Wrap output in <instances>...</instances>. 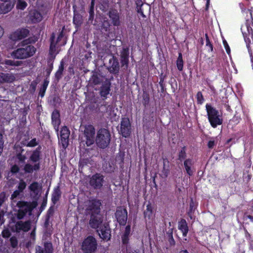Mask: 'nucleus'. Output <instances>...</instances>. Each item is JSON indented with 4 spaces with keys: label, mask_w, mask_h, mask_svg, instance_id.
<instances>
[{
    "label": "nucleus",
    "mask_w": 253,
    "mask_h": 253,
    "mask_svg": "<svg viewBox=\"0 0 253 253\" xmlns=\"http://www.w3.org/2000/svg\"><path fill=\"white\" fill-rule=\"evenodd\" d=\"M35 42L31 38H28L19 43L17 48L11 53L12 57L17 59H26L33 56L37 49L31 43Z\"/></svg>",
    "instance_id": "nucleus-1"
},
{
    "label": "nucleus",
    "mask_w": 253,
    "mask_h": 253,
    "mask_svg": "<svg viewBox=\"0 0 253 253\" xmlns=\"http://www.w3.org/2000/svg\"><path fill=\"white\" fill-rule=\"evenodd\" d=\"M42 146L39 145L34 150L32 151L29 157V160L34 163L33 165L30 164H26L23 170L26 173H32L34 171H37L41 169L40 161L42 159Z\"/></svg>",
    "instance_id": "nucleus-2"
},
{
    "label": "nucleus",
    "mask_w": 253,
    "mask_h": 253,
    "mask_svg": "<svg viewBox=\"0 0 253 253\" xmlns=\"http://www.w3.org/2000/svg\"><path fill=\"white\" fill-rule=\"evenodd\" d=\"M38 206L37 201L27 202L24 201H18L17 203V206L19 210L16 214V218L18 220H21L24 218L27 213L29 216L32 214V211Z\"/></svg>",
    "instance_id": "nucleus-3"
},
{
    "label": "nucleus",
    "mask_w": 253,
    "mask_h": 253,
    "mask_svg": "<svg viewBox=\"0 0 253 253\" xmlns=\"http://www.w3.org/2000/svg\"><path fill=\"white\" fill-rule=\"evenodd\" d=\"M206 110L207 118L211 126L213 128H216L223 123L222 116L220 115L219 111L211 104L206 105Z\"/></svg>",
    "instance_id": "nucleus-4"
},
{
    "label": "nucleus",
    "mask_w": 253,
    "mask_h": 253,
    "mask_svg": "<svg viewBox=\"0 0 253 253\" xmlns=\"http://www.w3.org/2000/svg\"><path fill=\"white\" fill-rule=\"evenodd\" d=\"M110 140L111 134L108 129L102 128L98 130L95 141L99 148H106L109 145Z\"/></svg>",
    "instance_id": "nucleus-5"
},
{
    "label": "nucleus",
    "mask_w": 253,
    "mask_h": 253,
    "mask_svg": "<svg viewBox=\"0 0 253 253\" xmlns=\"http://www.w3.org/2000/svg\"><path fill=\"white\" fill-rule=\"evenodd\" d=\"M97 247L96 239L92 235H89L83 241L81 249L84 253H94Z\"/></svg>",
    "instance_id": "nucleus-6"
},
{
    "label": "nucleus",
    "mask_w": 253,
    "mask_h": 253,
    "mask_svg": "<svg viewBox=\"0 0 253 253\" xmlns=\"http://www.w3.org/2000/svg\"><path fill=\"white\" fill-rule=\"evenodd\" d=\"M31 223L30 220L25 221H18L15 222L14 225L11 226V230L16 233H20L21 231L27 232L31 228Z\"/></svg>",
    "instance_id": "nucleus-7"
},
{
    "label": "nucleus",
    "mask_w": 253,
    "mask_h": 253,
    "mask_svg": "<svg viewBox=\"0 0 253 253\" xmlns=\"http://www.w3.org/2000/svg\"><path fill=\"white\" fill-rule=\"evenodd\" d=\"M117 222L121 226H125L127 220V211L123 207H118L115 213Z\"/></svg>",
    "instance_id": "nucleus-8"
},
{
    "label": "nucleus",
    "mask_w": 253,
    "mask_h": 253,
    "mask_svg": "<svg viewBox=\"0 0 253 253\" xmlns=\"http://www.w3.org/2000/svg\"><path fill=\"white\" fill-rule=\"evenodd\" d=\"M120 133L123 137L127 138L131 134V124L127 117L122 118L120 123Z\"/></svg>",
    "instance_id": "nucleus-9"
},
{
    "label": "nucleus",
    "mask_w": 253,
    "mask_h": 253,
    "mask_svg": "<svg viewBox=\"0 0 253 253\" xmlns=\"http://www.w3.org/2000/svg\"><path fill=\"white\" fill-rule=\"evenodd\" d=\"M29 33V30L26 28H18L9 35V38L13 42H17L27 37Z\"/></svg>",
    "instance_id": "nucleus-10"
},
{
    "label": "nucleus",
    "mask_w": 253,
    "mask_h": 253,
    "mask_svg": "<svg viewBox=\"0 0 253 253\" xmlns=\"http://www.w3.org/2000/svg\"><path fill=\"white\" fill-rule=\"evenodd\" d=\"M95 130L94 127L91 125H88L85 126L84 134L86 138V144L89 146L94 142V136Z\"/></svg>",
    "instance_id": "nucleus-11"
},
{
    "label": "nucleus",
    "mask_w": 253,
    "mask_h": 253,
    "mask_svg": "<svg viewBox=\"0 0 253 253\" xmlns=\"http://www.w3.org/2000/svg\"><path fill=\"white\" fill-rule=\"evenodd\" d=\"M104 176L100 173H96L92 175L89 180V184L95 189H100L103 186L104 181Z\"/></svg>",
    "instance_id": "nucleus-12"
},
{
    "label": "nucleus",
    "mask_w": 253,
    "mask_h": 253,
    "mask_svg": "<svg viewBox=\"0 0 253 253\" xmlns=\"http://www.w3.org/2000/svg\"><path fill=\"white\" fill-rule=\"evenodd\" d=\"M96 231L98 233L100 238L106 242L110 240L111 237V229L108 224H103Z\"/></svg>",
    "instance_id": "nucleus-13"
},
{
    "label": "nucleus",
    "mask_w": 253,
    "mask_h": 253,
    "mask_svg": "<svg viewBox=\"0 0 253 253\" xmlns=\"http://www.w3.org/2000/svg\"><path fill=\"white\" fill-rule=\"evenodd\" d=\"M111 80L106 78L99 88V94L103 100L106 99L111 91Z\"/></svg>",
    "instance_id": "nucleus-14"
},
{
    "label": "nucleus",
    "mask_w": 253,
    "mask_h": 253,
    "mask_svg": "<svg viewBox=\"0 0 253 253\" xmlns=\"http://www.w3.org/2000/svg\"><path fill=\"white\" fill-rule=\"evenodd\" d=\"M108 15L113 26L118 27L121 25V15L117 9H110L108 13Z\"/></svg>",
    "instance_id": "nucleus-15"
},
{
    "label": "nucleus",
    "mask_w": 253,
    "mask_h": 253,
    "mask_svg": "<svg viewBox=\"0 0 253 253\" xmlns=\"http://www.w3.org/2000/svg\"><path fill=\"white\" fill-rule=\"evenodd\" d=\"M103 216L101 214H90L89 225L90 228L97 229L103 225Z\"/></svg>",
    "instance_id": "nucleus-16"
},
{
    "label": "nucleus",
    "mask_w": 253,
    "mask_h": 253,
    "mask_svg": "<svg viewBox=\"0 0 253 253\" xmlns=\"http://www.w3.org/2000/svg\"><path fill=\"white\" fill-rule=\"evenodd\" d=\"M109 66L107 68L109 72L113 74H118L120 71V65L116 57L113 56L109 60Z\"/></svg>",
    "instance_id": "nucleus-17"
},
{
    "label": "nucleus",
    "mask_w": 253,
    "mask_h": 253,
    "mask_svg": "<svg viewBox=\"0 0 253 253\" xmlns=\"http://www.w3.org/2000/svg\"><path fill=\"white\" fill-rule=\"evenodd\" d=\"M101 205L100 200L93 199L90 202L87 209L90 211V214H101Z\"/></svg>",
    "instance_id": "nucleus-18"
},
{
    "label": "nucleus",
    "mask_w": 253,
    "mask_h": 253,
    "mask_svg": "<svg viewBox=\"0 0 253 253\" xmlns=\"http://www.w3.org/2000/svg\"><path fill=\"white\" fill-rule=\"evenodd\" d=\"M144 217L146 221L150 222L155 216V211L154 206L150 202H148L146 206V209L143 211Z\"/></svg>",
    "instance_id": "nucleus-19"
},
{
    "label": "nucleus",
    "mask_w": 253,
    "mask_h": 253,
    "mask_svg": "<svg viewBox=\"0 0 253 253\" xmlns=\"http://www.w3.org/2000/svg\"><path fill=\"white\" fill-rule=\"evenodd\" d=\"M70 131L66 126L61 128L60 132V141L64 148H66L69 144Z\"/></svg>",
    "instance_id": "nucleus-20"
},
{
    "label": "nucleus",
    "mask_w": 253,
    "mask_h": 253,
    "mask_svg": "<svg viewBox=\"0 0 253 253\" xmlns=\"http://www.w3.org/2000/svg\"><path fill=\"white\" fill-rule=\"evenodd\" d=\"M129 49L128 47H123L121 51V64L122 67H128L129 64Z\"/></svg>",
    "instance_id": "nucleus-21"
},
{
    "label": "nucleus",
    "mask_w": 253,
    "mask_h": 253,
    "mask_svg": "<svg viewBox=\"0 0 253 253\" xmlns=\"http://www.w3.org/2000/svg\"><path fill=\"white\" fill-rule=\"evenodd\" d=\"M51 124L55 131L58 132L61 124L60 114L58 110L55 109L52 113Z\"/></svg>",
    "instance_id": "nucleus-22"
},
{
    "label": "nucleus",
    "mask_w": 253,
    "mask_h": 253,
    "mask_svg": "<svg viewBox=\"0 0 253 253\" xmlns=\"http://www.w3.org/2000/svg\"><path fill=\"white\" fill-rule=\"evenodd\" d=\"M53 246L50 242H44L43 248L40 246L36 247V253H52Z\"/></svg>",
    "instance_id": "nucleus-23"
},
{
    "label": "nucleus",
    "mask_w": 253,
    "mask_h": 253,
    "mask_svg": "<svg viewBox=\"0 0 253 253\" xmlns=\"http://www.w3.org/2000/svg\"><path fill=\"white\" fill-rule=\"evenodd\" d=\"M42 19V14L37 10H31L29 14V20L32 23H37Z\"/></svg>",
    "instance_id": "nucleus-24"
},
{
    "label": "nucleus",
    "mask_w": 253,
    "mask_h": 253,
    "mask_svg": "<svg viewBox=\"0 0 253 253\" xmlns=\"http://www.w3.org/2000/svg\"><path fill=\"white\" fill-rule=\"evenodd\" d=\"M22 63L21 61H15L11 59H5L3 62L0 63V64L4 66V67L1 66V67L5 68L7 70H11L13 67L20 66Z\"/></svg>",
    "instance_id": "nucleus-25"
},
{
    "label": "nucleus",
    "mask_w": 253,
    "mask_h": 253,
    "mask_svg": "<svg viewBox=\"0 0 253 253\" xmlns=\"http://www.w3.org/2000/svg\"><path fill=\"white\" fill-rule=\"evenodd\" d=\"M178 228L182 233V236L186 237L189 231V228L186 220L181 218L178 223Z\"/></svg>",
    "instance_id": "nucleus-26"
},
{
    "label": "nucleus",
    "mask_w": 253,
    "mask_h": 253,
    "mask_svg": "<svg viewBox=\"0 0 253 253\" xmlns=\"http://www.w3.org/2000/svg\"><path fill=\"white\" fill-rule=\"evenodd\" d=\"M194 162L192 159H186L183 162V165L187 174L189 176L193 174V171L192 169V167L194 165Z\"/></svg>",
    "instance_id": "nucleus-27"
},
{
    "label": "nucleus",
    "mask_w": 253,
    "mask_h": 253,
    "mask_svg": "<svg viewBox=\"0 0 253 253\" xmlns=\"http://www.w3.org/2000/svg\"><path fill=\"white\" fill-rule=\"evenodd\" d=\"M14 7V3L10 1L0 4V13L6 14L10 11Z\"/></svg>",
    "instance_id": "nucleus-28"
},
{
    "label": "nucleus",
    "mask_w": 253,
    "mask_h": 253,
    "mask_svg": "<svg viewBox=\"0 0 253 253\" xmlns=\"http://www.w3.org/2000/svg\"><path fill=\"white\" fill-rule=\"evenodd\" d=\"M61 191L59 186H56L53 189L51 196V202L53 205H55L59 200L61 196Z\"/></svg>",
    "instance_id": "nucleus-29"
},
{
    "label": "nucleus",
    "mask_w": 253,
    "mask_h": 253,
    "mask_svg": "<svg viewBox=\"0 0 253 253\" xmlns=\"http://www.w3.org/2000/svg\"><path fill=\"white\" fill-rule=\"evenodd\" d=\"M248 31H249V28L248 27ZM251 31L252 33L251 34L250 33V32H249V35L247 36L246 33H243L244 38L245 42L246 43V46L248 48V52L250 54V56L251 58V62H252V59L253 58V52H252L251 47V40L250 39V36L251 35V36H253V30L251 29Z\"/></svg>",
    "instance_id": "nucleus-30"
},
{
    "label": "nucleus",
    "mask_w": 253,
    "mask_h": 253,
    "mask_svg": "<svg viewBox=\"0 0 253 253\" xmlns=\"http://www.w3.org/2000/svg\"><path fill=\"white\" fill-rule=\"evenodd\" d=\"M14 79V77L11 74L0 73V83H11Z\"/></svg>",
    "instance_id": "nucleus-31"
},
{
    "label": "nucleus",
    "mask_w": 253,
    "mask_h": 253,
    "mask_svg": "<svg viewBox=\"0 0 253 253\" xmlns=\"http://www.w3.org/2000/svg\"><path fill=\"white\" fill-rule=\"evenodd\" d=\"M130 236L122 234L121 235L122 250L129 249L131 247L129 244V237Z\"/></svg>",
    "instance_id": "nucleus-32"
},
{
    "label": "nucleus",
    "mask_w": 253,
    "mask_h": 253,
    "mask_svg": "<svg viewBox=\"0 0 253 253\" xmlns=\"http://www.w3.org/2000/svg\"><path fill=\"white\" fill-rule=\"evenodd\" d=\"M243 218L245 220L249 219L250 222L253 223V205L248 208L244 213Z\"/></svg>",
    "instance_id": "nucleus-33"
},
{
    "label": "nucleus",
    "mask_w": 253,
    "mask_h": 253,
    "mask_svg": "<svg viewBox=\"0 0 253 253\" xmlns=\"http://www.w3.org/2000/svg\"><path fill=\"white\" fill-rule=\"evenodd\" d=\"M73 23L76 27H79L81 26L83 23V17L80 14H74L73 17Z\"/></svg>",
    "instance_id": "nucleus-34"
},
{
    "label": "nucleus",
    "mask_w": 253,
    "mask_h": 253,
    "mask_svg": "<svg viewBox=\"0 0 253 253\" xmlns=\"http://www.w3.org/2000/svg\"><path fill=\"white\" fill-rule=\"evenodd\" d=\"M206 38V48L208 52H211L213 50V45L211 42L210 41L208 35L206 33L205 35Z\"/></svg>",
    "instance_id": "nucleus-35"
},
{
    "label": "nucleus",
    "mask_w": 253,
    "mask_h": 253,
    "mask_svg": "<svg viewBox=\"0 0 253 253\" xmlns=\"http://www.w3.org/2000/svg\"><path fill=\"white\" fill-rule=\"evenodd\" d=\"M166 78V75L161 73L160 75V82L159 83L161 87V92L162 93H165L166 92V87L165 84V80Z\"/></svg>",
    "instance_id": "nucleus-36"
},
{
    "label": "nucleus",
    "mask_w": 253,
    "mask_h": 253,
    "mask_svg": "<svg viewBox=\"0 0 253 253\" xmlns=\"http://www.w3.org/2000/svg\"><path fill=\"white\" fill-rule=\"evenodd\" d=\"M150 103V96L149 93L144 91L142 94V103L145 108H147Z\"/></svg>",
    "instance_id": "nucleus-37"
},
{
    "label": "nucleus",
    "mask_w": 253,
    "mask_h": 253,
    "mask_svg": "<svg viewBox=\"0 0 253 253\" xmlns=\"http://www.w3.org/2000/svg\"><path fill=\"white\" fill-rule=\"evenodd\" d=\"M49 81H47V80H44L43 81L42 85L41 87L39 92V96H41L42 98L44 96Z\"/></svg>",
    "instance_id": "nucleus-38"
},
{
    "label": "nucleus",
    "mask_w": 253,
    "mask_h": 253,
    "mask_svg": "<svg viewBox=\"0 0 253 253\" xmlns=\"http://www.w3.org/2000/svg\"><path fill=\"white\" fill-rule=\"evenodd\" d=\"M183 60L182 58V54L181 52L178 53V58H177L176 64L177 69L179 71H182L183 69Z\"/></svg>",
    "instance_id": "nucleus-39"
},
{
    "label": "nucleus",
    "mask_w": 253,
    "mask_h": 253,
    "mask_svg": "<svg viewBox=\"0 0 253 253\" xmlns=\"http://www.w3.org/2000/svg\"><path fill=\"white\" fill-rule=\"evenodd\" d=\"M53 59L49 58L47 60V66L45 70L46 76L49 77L53 69Z\"/></svg>",
    "instance_id": "nucleus-40"
},
{
    "label": "nucleus",
    "mask_w": 253,
    "mask_h": 253,
    "mask_svg": "<svg viewBox=\"0 0 253 253\" xmlns=\"http://www.w3.org/2000/svg\"><path fill=\"white\" fill-rule=\"evenodd\" d=\"M187 157L186 154V147L183 146L181 148L178 154V160L182 162L183 160H185Z\"/></svg>",
    "instance_id": "nucleus-41"
},
{
    "label": "nucleus",
    "mask_w": 253,
    "mask_h": 253,
    "mask_svg": "<svg viewBox=\"0 0 253 253\" xmlns=\"http://www.w3.org/2000/svg\"><path fill=\"white\" fill-rule=\"evenodd\" d=\"M27 3L23 0H17L16 8L20 10H24L27 6Z\"/></svg>",
    "instance_id": "nucleus-42"
},
{
    "label": "nucleus",
    "mask_w": 253,
    "mask_h": 253,
    "mask_svg": "<svg viewBox=\"0 0 253 253\" xmlns=\"http://www.w3.org/2000/svg\"><path fill=\"white\" fill-rule=\"evenodd\" d=\"M91 81L94 85H98L100 84L102 82L101 79L98 76L97 74H93L91 78Z\"/></svg>",
    "instance_id": "nucleus-43"
},
{
    "label": "nucleus",
    "mask_w": 253,
    "mask_h": 253,
    "mask_svg": "<svg viewBox=\"0 0 253 253\" xmlns=\"http://www.w3.org/2000/svg\"><path fill=\"white\" fill-rule=\"evenodd\" d=\"M195 210L194 203L192 199H191L190 204H189V209L187 212L188 215L192 218V214L194 212Z\"/></svg>",
    "instance_id": "nucleus-44"
},
{
    "label": "nucleus",
    "mask_w": 253,
    "mask_h": 253,
    "mask_svg": "<svg viewBox=\"0 0 253 253\" xmlns=\"http://www.w3.org/2000/svg\"><path fill=\"white\" fill-rule=\"evenodd\" d=\"M26 183L23 179H21L20 180L19 183L17 186V189L21 192H23L24 190L26 188Z\"/></svg>",
    "instance_id": "nucleus-45"
},
{
    "label": "nucleus",
    "mask_w": 253,
    "mask_h": 253,
    "mask_svg": "<svg viewBox=\"0 0 253 253\" xmlns=\"http://www.w3.org/2000/svg\"><path fill=\"white\" fill-rule=\"evenodd\" d=\"M136 11L138 13L144 12V9L143 8V3L142 2L141 0H137L136 2Z\"/></svg>",
    "instance_id": "nucleus-46"
},
{
    "label": "nucleus",
    "mask_w": 253,
    "mask_h": 253,
    "mask_svg": "<svg viewBox=\"0 0 253 253\" xmlns=\"http://www.w3.org/2000/svg\"><path fill=\"white\" fill-rule=\"evenodd\" d=\"M197 103L202 104L204 102V98L201 91H198L196 94Z\"/></svg>",
    "instance_id": "nucleus-47"
},
{
    "label": "nucleus",
    "mask_w": 253,
    "mask_h": 253,
    "mask_svg": "<svg viewBox=\"0 0 253 253\" xmlns=\"http://www.w3.org/2000/svg\"><path fill=\"white\" fill-rule=\"evenodd\" d=\"M9 241H10L11 246L13 248H16L17 247V246H18V240H17V238L16 237H15V236L11 237L10 238Z\"/></svg>",
    "instance_id": "nucleus-48"
},
{
    "label": "nucleus",
    "mask_w": 253,
    "mask_h": 253,
    "mask_svg": "<svg viewBox=\"0 0 253 253\" xmlns=\"http://www.w3.org/2000/svg\"><path fill=\"white\" fill-rule=\"evenodd\" d=\"M170 172L169 168L163 167L162 170V176L163 177L166 178L168 176Z\"/></svg>",
    "instance_id": "nucleus-49"
},
{
    "label": "nucleus",
    "mask_w": 253,
    "mask_h": 253,
    "mask_svg": "<svg viewBox=\"0 0 253 253\" xmlns=\"http://www.w3.org/2000/svg\"><path fill=\"white\" fill-rule=\"evenodd\" d=\"M39 143L36 138L32 139L27 144V147H34L38 145Z\"/></svg>",
    "instance_id": "nucleus-50"
},
{
    "label": "nucleus",
    "mask_w": 253,
    "mask_h": 253,
    "mask_svg": "<svg viewBox=\"0 0 253 253\" xmlns=\"http://www.w3.org/2000/svg\"><path fill=\"white\" fill-rule=\"evenodd\" d=\"M17 159L20 162L23 163L26 159V157L23 155L21 153H19L16 155Z\"/></svg>",
    "instance_id": "nucleus-51"
},
{
    "label": "nucleus",
    "mask_w": 253,
    "mask_h": 253,
    "mask_svg": "<svg viewBox=\"0 0 253 253\" xmlns=\"http://www.w3.org/2000/svg\"><path fill=\"white\" fill-rule=\"evenodd\" d=\"M1 235L4 238H8L11 236V233L8 229H3Z\"/></svg>",
    "instance_id": "nucleus-52"
},
{
    "label": "nucleus",
    "mask_w": 253,
    "mask_h": 253,
    "mask_svg": "<svg viewBox=\"0 0 253 253\" xmlns=\"http://www.w3.org/2000/svg\"><path fill=\"white\" fill-rule=\"evenodd\" d=\"M29 188L31 191L35 192L38 188V183L37 182H33L30 185Z\"/></svg>",
    "instance_id": "nucleus-53"
},
{
    "label": "nucleus",
    "mask_w": 253,
    "mask_h": 253,
    "mask_svg": "<svg viewBox=\"0 0 253 253\" xmlns=\"http://www.w3.org/2000/svg\"><path fill=\"white\" fill-rule=\"evenodd\" d=\"M216 144L213 138H211L210 140L209 141L207 146L209 149H212L214 146Z\"/></svg>",
    "instance_id": "nucleus-54"
},
{
    "label": "nucleus",
    "mask_w": 253,
    "mask_h": 253,
    "mask_svg": "<svg viewBox=\"0 0 253 253\" xmlns=\"http://www.w3.org/2000/svg\"><path fill=\"white\" fill-rule=\"evenodd\" d=\"M6 200V194L4 192H2L0 193V207L2 206L3 203Z\"/></svg>",
    "instance_id": "nucleus-55"
},
{
    "label": "nucleus",
    "mask_w": 253,
    "mask_h": 253,
    "mask_svg": "<svg viewBox=\"0 0 253 253\" xmlns=\"http://www.w3.org/2000/svg\"><path fill=\"white\" fill-rule=\"evenodd\" d=\"M56 44L54 42H50V47H49V53L51 54L53 52L55 51Z\"/></svg>",
    "instance_id": "nucleus-56"
},
{
    "label": "nucleus",
    "mask_w": 253,
    "mask_h": 253,
    "mask_svg": "<svg viewBox=\"0 0 253 253\" xmlns=\"http://www.w3.org/2000/svg\"><path fill=\"white\" fill-rule=\"evenodd\" d=\"M88 12L89 14L88 20L92 21L94 19V9L89 8Z\"/></svg>",
    "instance_id": "nucleus-57"
},
{
    "label": "nucleus",
    "mask_w": 253,
    "mask_h": 253,
    "mask_svg": "<svg viewBox=\"0 0 253 253\" xmlns=\"http://www.w3.org/2000/svg\"><path fill=\"white\" fill-rule=\"evenodd\" d=\"M130 232H131V226L130 224L127 225L126 227L125 231L123 234L127 235L130 236Z\"/></svg>",
    "instance_id": "nucleus-58"
},
{
    "label": "nucleus",
    "mask_w": 253,
    "mask_h": 253,
    "mask_svg": "<svg viewBox=\"0 0 253 253\" xmlns=\"http://www.w3.org/2000/svg\"><path fill=\"white\" fill-rule=\"evenodd\" d=\"M10 171L12 173H16L19 172V168L17 165H14L11 167Z\"/></svg>",
    "instance_id": "nucleus-59"
},
{
    "label": "nucleus",
    "mask_w": 253,
    "mask_h": 253,
    "mask_svg": "<svg viewBox=\"0 0 253 253\" xmlns=\"http://www.w3.org/2000/svg\"><path fill=\"white\" fill-rule=\"evenodd\" d=\"M20 193L21 192L17 189L15 190L11 195V199L13 200L16 198L20 195Z\"/></svg>",
    "instance_id": "nucleus-60"
},
{
    "label": "nucleus",
    "mask_w": 253,
    "mask_h": 253,
    "mask_svg": "<svg viewBox=\"0 0 253 253\" xmlns=\"http://www.w3.org/2000/svg\"><path fill=\"white\" fill-rule=\"evenodd\" d=\"M223 43L227 53L228 55H230L231 51L229 45H228L227 42L226 41H224L223 42Z\"/></svg>",
    "instance_id": "nucleus-61"
},
{
    "label": "nucleus",
    "mask_w": 253,
    "mask_h": 253,
    "mask_svg": "<svg viewBox=\"0 0 253 253\" xmlns=\"http://www.w3.org/2000/svg\"><path fill=\"white\" fill-rule=\"evenodd\" d=\"M173 228H169L168 230L166 231V237L169 238L173 236Z\"/></svg>",
    "instance_id": "nucleus-62"
},
{
    "label": "nucleus",
    "mask_w": 253,
    "mask_h": 253,
    "mask_svg": "<svg viewBox=\"0 0 253 253\" xmlns=\"http://www.w3.org/2000/svg\"><path fill=\"white\" fill-rule=\"evenodd\" d=\"M63 72L57 70L55 74V77L57 81H59L62 78Z\"/></svg>",
    "instance_id": "nucleus-63"
},
{
    "label": "nucleus",
    "mask_w": 253,
    "mask_h": 253,
    "mask_svg": "<svg viewBox=\"0 0 253 253\" xmlns=\"http://www.w3.org/2000/svg\"><path fill=\"white\" fill-rule=\"evenodd\" d=\"M163 167L169 168L170 162L167 158H163Z\"/></svg>",
    "instance_id": "nucleus-64"
}]
</instances>
